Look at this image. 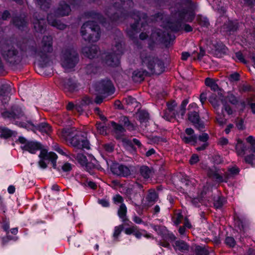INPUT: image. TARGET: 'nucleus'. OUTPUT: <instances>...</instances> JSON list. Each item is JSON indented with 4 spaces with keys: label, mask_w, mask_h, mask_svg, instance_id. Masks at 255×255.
<instances>
[{
    "label": "nucleus",
    "mask_w": 255,
    "mask_h": 255,
    "mask_svg": "<svg viewBox=\"0 0 255 255\" xmlns=\"http://www.w3.org/2000/svg\"><path fill=\"white\" fill-rule=\"evenodd\" d=\"M110 0L112 3V6L106 10V14L109 18L108 22L103 20L104 18L100 14L95 11H89L85 14L86 17L94 19L86 22L81 27V34L85 41L92 43L99 40L101 32L97 22L109 29L111 24H113V22L119 23L130 16L135 20V22L130 25V29L127 32L129 37L132 39L139 32L138 27L139 22L142 27L148 23L149 19L145 13L131 10L133 6L132 0Z\"/></svg>",
    "instance_id": "nucleus-1"
},
{
    "label": "nucleus",
    "mask_w": 255,
    "mask_h": 255,
    "mask_svg": "<svg viewBox=\"0 0 255 255\" xmlns=\"http://www.w3.org/2000/svg\"><path fill=\"white\" fill-rule=\"evenodd\" d=\"M180 2L175 4L171 7V13L175 16L177 21L168 23L167 27L172 31L177 32L182 29L181 22H192L195 16L194 11L192 9L193 2L192 0H180Z\"/></svg>",
    "instance_id": "nucleus-2"
},
{
    "label": "nucleus",
    "mask_w": 255,
    "mask_h": 255,
    "mask_svg": "<svg viewBox=\"0 0 255 255\" xmlns=\"http://www.w3.org/2000/svg\"><path fill=\"white\" fill-rule=\"evenodd\" d=\"M33 41L30 39H23L16 43L14 39L5 40L1 46V53L3 57L9 63L14 64L20 60L18 51L15 47L21 51L33 50Z\"/></svg>",
    "instance_id": "nucleus-3"
},
{
    "label": "nucleus",
    "mask_w": 255,
    "mask_h": 255,
    "mask_svg": "<svg viewBox=\"0 0 255 255\" xmlns=\"http://www.w3.org/2000/svg\"><path fill=\"white\" fill-rule=\"evenodd\" d=\"M18 141L22 144L21 146L22 149L32 154H34L37 151L40 150L38 164L41 168L44 169L47 167L46 161H51L53 167L56 168L57 155L54 152H48L46 149H41V145L39 143L33 141H27L23 136L19 137Z\"/></svg>",
    "instance_id": "nucleus-4"
},
{
    "label": "nucleus",
    "mask_w": 255,
    "mask_h": 255,
    "mask_svg": "<svg viewBox=\"0 0 255 255\" xmlns=\"http://www.w3.org/2000/svg\"><path fill=\"white\" fill-rule=\"evenodd\" d=\"M74 130V128L64 129L61 131L60 136L66 140L69 141L74 147L79 149H89V142L84 134L81 132H78L73 136Z\"/></svg>",
    "instance_id": "nucleus-5"
},
{
    "label": "nucleus",
    "mask_w": 255,
    "mask_h": 255,
    "mask_svg": "<svg viewBox=\"0 0 255 255\" xmlns=\"http://www.w3.org/2000/svg\"><path fill=\"white\" fill-rule=\"evenodd\" d=\"M209 177L213 178L218 182H227L229 179L234 177L238 175L240 169L237 166L229 168L228 171L217 169L215 166L209 167L206 170Z\"/></svg>",
    "instance_id": "nucleus-6"
},
{
    "label": "nucleus",
    "mask_w": 255,
    "mask_h": 255,
    "mask_svg": "<svg viewBox=\"0 0 255 255\" xmlns=\"http://www.w3.org/2000/svg\"><path fill=\"white\" fill-rule=\"evenodd\" d=\"M71 10L70 6L65 1H60L58 7L55 10L54 14L51 13L47 15V21L48 23L51 26L56 27L57 29L61 30L65 29L66 25L58 20L57 17L69 15Z\"/></svg>",
    "instance_id": "nucleus-7"
},
{
    "label": "nucleus",
    "mask_w": 255,
    "mask_h": 255,
    "mask_svg": "<svg viewBox=\"0 0 255 255\" xmlns=\"http://www.w3.org/2000/svg\"><path fill=\"white\" fill-rule=\"evenodd\" d=\"M79 61V55L73 48H67L62 52L61 64L67 71L73 69Z\"/></svg>",
    "instance_id": "nucleus-8"
},
{
    "label": "nucleus",
    "mask_w": 255,
    "mask_h": 255,
    "mask_svg": "<svg viewBox=\"0 0 255 255\" xmlns=\"http://www.w3.org/2000/svg\"><path fill=\"white\" fill-rule=\"evenodd\" d=\"M142 65L147 67L152 74L159 75L164 70L163 62L158 58L151 55L144 56V53L141 55Z\"/></svg>",
    "instance_id": "nucleus-9"
},
{
    "label": "nucleus",
    "mask_w": 255,
    "mask_h": 255,
    "mask_svg": "<svg viewBox=\"0 0 255 255\" xmlns=\"http://www.w3.org/2000/svg\"><path fill=\"white\" fill-rule=\"evenodd\" d=\"M152 229L161 237L160 240H156L158 245L171 250L170 243L174 241L176 239L175 236L172 233L168 231L164 226L155 225L152 227Z\"/></svg>",
    "instance_id": "nucleus-10"
},
{
    "label": "nucleus",
    "mask_w": 255,
    "mask_h": 255,
    "mask_svg": "<svg viewBox=\"0 0 255 255\" xmlns=\"http://www.w3.org/2000/svg\"><path fill=\"white\" fill-rule=\"evenodd\" d=\"M112 52L104 53L102 57L105 56L104 62L108 66L115 67L120 64V56L123 53L122 44L120 42L116 43L112 48Z\"/></svg>",
    "instance_id": "nucleus-11"
},
{
    "label": "nucleus",
    "mask_w": 255,
    "mask_h": 255,
    "mask_svg": "<svg viewBox=\"0 0 255 255\" xmlns=\"http://www.w3.org/2000/svg\"><path fill=\"white\" fill-rule=\"evenodd\" d=\"M150 39L153 42H161L167 46L174 40L175 36L168 32L158 29L152 31Z\"/></svg>",
    "instance_id": "nucleus-12"
},
{
    "label": "nucleus",
    "mask_w": 255,
    "mask_h": 255,
    "mask_svg": "<svg viewBox=\"0 0 255 255\" xmlns=\"http://www.w3.org/2000/svg\"><path fill=\"white\" fill-rule=\"evenodd\" d=\"M52 41V36H43L41 44L42 50L39 52L35 51L36 56L39 57L40 61L44 62L47 58V53H51L53 51Z\"/></svg>",
    "instance_id": "nucleus-13"
},
{
    "label": "nucleus",
    "mask_w": 255,
    "mask_h": 255,
    "mask_svg": "<svg viewBox=\"0 0 255 255\" xmlns=\"http://www.w3.org/2000/svg\"><path fill=\"white\" fill-rule=\"evenodd\" d=\"M205 84L207 86L210 87L211 89L214 92H217V95L216 94H212L209 99V100L213 106L216 108L219 106V93L221 92L222 94V90L219 88L218 84L215 81L211 78H207L205 81Z\"/></svg>",
    "instance_id": "nucleus-14"
},
{
    "label": "nucleus",
    "mask_w": 255,
    "mask_h": 255,
    "mask_svg": "<svg viewBox=\"0 0 255 255\" xmlns=\"http://www.w3.org/2000/svg\"><path fill=\"white\" fill-rule=\"evenodd\" d=\"M95 88L98 93L106 96L111 95L115 92V87L109 79L103 80L96 83Z\"/></svg>",
    "instance_id": "nucleus-15"
},
{
    "label": "nucleus",
    "mask_w": 255,
    "mask_h": 255,
    "mask_svg": "<svg viewBox=\"0 0 255 255\" xmlns=\"http://www.w3.org/2000/svg\"><path fill=\"white\" fill-rule=\"evenodd\" d=\"M26 121V123L23 122L22 124V127L28 129H31L32 130H39L42 133L49 134L51 131V128L46 123H41L39 125H35L30 121Z\"/></svg>",
    "instance_id": "nucleus-16"
},
{
    "label": "nucleus",
    "mask_w": 255,
    "mask_h": 255,
    "mask_svg": "<svg viewBox=\"0 0 255 255\" xmlns=\"http://www.w3.org/2000/svg\"><path fill=\"white\" fill-rule=\"evenodd\" d=\"M4 118L19 119L22 121H26L27 118L25 115L22 108L21 107L15 106L12 107L11 112H5L2 113Z\"/></svg>",
    "instance_id": "nucleus-17"
},
{
    "label": "nucleus",
    "mask_w": 255,
    "mask_h": 255,
    "mask_svg": "<svg viewBox=\"0 0 255 255\" xmlns=\"http://www.w3.org/2000/svg\"><path fill=\"white\" fill-rule=\"evenodd\" d=\"M88 157L89 159L90 160V162H88V159L87 157L82 153H78L76 157H75L74 158H76L78 162L82 166H85L87 169L94 168L97 163L96 158L90 155Z\"/></svg>",
    "instance_id": "nucleus-18"
},
{
    "label": "nucleus",
    "mask_w": 255,
    "mask_h": 255,
    "mask_svg": "<svg viewBox=\"0 0 255 255\" xmlns=\"http://www.w3.org/2000/svg\"><path fill=\"white\" fill-rule=\"evenodd\" d=\"M188 120L199 130H201L204 128V123L201 121L198 112L196 111L189 112L188 113Z\"/></svg>",
    "instance_id": "nucleus-19"
},
{
    "label": "nucleus",
    "mask_w": 255,
    "mask_h": 255,
    "mask_svg": "<svg viewBox=\"0 0 255 255\" xmlns=\"http://www.w3.org/2000/svg\"><path fill=\"white\" fill-rule=\"evenodd\" d=\"M11 90V87L8 83L0 85V100L3 104L6 103L9 100V94Z\"/></svg>",
    "instance_id": "nucleus-20"
},
{
    "label": "nucleus",
    "mask_w": 255,
    "mask_h": 255,
    "mask_svg": "<svg viewBox=\"0 0 255 255\" xmlns=\"http://www.w3.org/2000/svg\"><path fill=\"white\" fill-rule=\"evenodd\" d=\"M139 175L141 181L143 182L147 181L151 179L153 175L154 171L152 168L147 166L143 165L139 169Z\"/></svg>",
    "instance_id": "nucleus-21"
},
{
    "label": "nucleus",
    "mask_w": 255,
    "mask_h": 255,
    "mask_svg": "<svg viewBox=\"0 0 255 255\" xmlns=\"http://www.w3.org/2000/svg\"><path fill=\"white\" fill-rule=\"evenodd\" d=\"M112 172L118 176L126 177L130 175V171L126 166L123 165H114L111 168Z\"/></svg>",
    "instance_id": "nucleus-22"
},
{
    "label": "nucleus",
    "mask_w": 255,
    "mask_h": 255,
    "mask_svg": "<svg viewBox=\"0 0 255 255\" xmlns=\"http://www.w3.org/2000/svg\"><path fill=\"white\" fill-rule=\"evenodd\" d=\"M167 108L164 111L163 115L162 116V118L165 120L168 121H171L172 120L175 118V115L173 114L172 116H168L167 114L168 113L171 112H175L179 113V111L176 110L175 108L177 107V104L175 101H172L170 103H168L167 104Z\"/></svg>",
    "instance_id": "nucleus-23"
},
{
    "label": "nucleus",
    "mask_w": 255,
    "mask_h": 255,
    "mask_svg": "<svg viewBox=\"0 0 255 255\" xmlns=\"http://www.w3.org/2000/svg\"><path fill=\"white\" fill-rule=\"evenodd\" d=\"M37 13L34 14V20L33 21L34 28L37 32L42 33L45 30L46 22L44 18L38 17Z\"/></svg>",
    "instance_id": "nucleus-24"
},
{
    "label": "nucleus",
    "mask_w": 255,
    "mask_h": 255,
    "mask_svg": "<svg viewBox=\"0 0 255 255\" xmlns=\"http://www.w3.org/2000/svg\"><path fill=\"white\" fill-rule=\"evenodd\" d=\"M60 84L66 91L73 92L77 87L76 82L71 78L61 79Z\"/></svg>",
    "instance_id": "nucleus-25"
},
{
    "label": "nucleus",
    "mask_w": 255,
    "mask_h": 255,
    "mask_svg": "<svg viewBox=\"0 0 255 255\" xmlns=\"http://www.w3.org/2000/svg\"><path fill=\"white\" fill-rule=\"evenodd\" d=\"M99 52V48L96 45H93L91 47H84L82 49L83 54L90 59L94 58L97 56Z\"/></svg>",
    "instance_id": "nucleus-26"
},
{
    "label": "nucleus",
    "mask_w": 255,
    "mask_h": 255,
    "mask_svg": "<svg viewBox=\"0 0 255 255\" xmlns=\"http://www.w3.org/2000/svg\"><path fill=\"white\" fill-rule=\"evenodd\" d=\"M173 247L176 253L180 255H182L181 253L188 251L189 249V246L185 242L181 240L176 241Z\"/></svg>",
    "instance_id": "nucleus-27"
},
{
    "label": "nucleus",
    "mask_w": 255,
    "mask_h": 255,
    "mask_svg": "<svg viewBox=\"0 0 255 255\" xmlns=\"http://www.w3.org/2000/svg\"><path fill=\"white\" fill-rule=\"evenodd\" d=\"M158 199V195L155 190L153 189H149L145 198L146 204L148 206H151L157 201Z\"/></svg>",
    "instance_id": "nucleus-28"
},
{
    "label": "nucleus",
    "mask_w": 255,
    "mask_h": 255,
    "mask_svg": "<svg viewBox=\"0 0 255 255\" xmlns=\"http://www.w3.org/2000/svg\"><path fill=\"white\" fill-rule=\"evenodd\" d=\"M25 15H20L19 17H15L13 19V24L19 29L23 30L27 24Z\"/></svg>",
    "instance_id": "nucleus-29"
},
{
    "label": "nucleus",
    "mask_w": 255,
    "mask_h": 255,
    "mask_svg": "<svg viewBox=\"0 0 255 255\" xmlns=\"http://www.w3.org/2000/svg\"><path fill=\"white\" fill-rule=\"evenodd\" d=\"M147 72L145 70H135L132 76V79L135 82H141L144 79V76L147 75Z\"/></svg>",
    "instance_id": "nucleus-30"
},
{
    "label": "nucleus",
    "mask_w": 255,
    "mask_h": 255,
    "mask_svg": "<svg viewBox=\"0 0 255 255\" xmlns=\"http://www.w3.org/2000/svg\"><path fill=\"white\" fill-rule=\"evenodd\" d=\"M127 208L124 203H122L118 210V216L122 219L123 222H126L128 221L127 217Z\"/></svg>",
    "instance_id": "nucleus-31"
},
{
    "label": "nucleus",
    "mask_w": 255,
    "mask_h": 255,
    "mask_svg": "<svg viewBox=\"0 0 255 255\" xmlns=\"http://www.w3.org/2000/svg\"><path fill=\"white\" fill-rule=\"evenodd\" d=\"M219 105L220 103H222L223 105V109L227 112V113L229 115H231L233 114V111L231 107L228 105L225 101V100L223 99V95L221 93V92L219 93Z\"/></svg>",
    "instance_id": "nucleus-32"
},
{
    "label": "nucleus",
    "mask_w": 255,
    "mask_h": 255,
    "mask_svg": "<svg viewBox=\"0 0 255 255\" xmlns=\"http://www.w3.org/2000/svg\"><path fill=\"white\" fill-rule=\"evenodd\" d=\"M15 132L14 131H12L7 128L4 127L2 130V132L0 134L1 137H3L4 138H8L12 136L15 135Z\"/></svg>",
    "instance_id": "nucleus-33"
},
{
    "label": "nucleus",
    "mask_w": 255,
    "mask_h": 255,
    "mask_svg": "<svg viewBox=\"0 0 255 255\" xmlns=\"http://www.w3.org/2000/svg\"><path fill=\"white\" fill-rule=\"evenodd\" d=\"M223 99L226 102L228 101L233 105H237L239 103L238 98L232 93H228V95L226 97L223 96Z\"/></svg>",
    "instance_id": "nucleus-34"
},
{
    "label": "nucleus",
    "mask_w": 255,
    "mask_h": 255,
    "mask_svg": "<svg viewBox=\"0 0 255 255\" xmlns=\"http://www.w3.org/2000/svg\"><path fill=\"white\" fill-rule=\"evenodd\" d=\"M121 121L124 124V126L127 128L128 130H132L135 129L134 126L130 123L128 117L126 116L122 117Z\"/></svg>",
    "instance_id": "nucleus-35"
},
{
    "label": "nucleus",
    "mask_w": 255,
    "mask_h": 255,
    "mask_svg": "<svg viewBox=\"0 0 255 255\" xmlns=\"http://www.w3.org/2000/svg\"><path fill=\"white\" fill-rule=\"evenodd\" d=\"M182 140L186 143H195L197 141V137L196 135H187L185 134L181 136Z\"/></svg>",
    "instance_id": "nucleus-36"
},
{
    "label": "nucleus",
    "mask_w": 255,
    "mask_h": 255,
    "mask_svg": "<svg viewBox=\"0 0 255 255\" xmlns=\"http://www.w3.org/2000/svg\"><path fill=\"white\" fill-rule=\"evenodd\" d=\"M197 255H208L209 251L205 246H197L195 248Z\"/></svg>",
    "instance_id": "nucleus-37"
},
{
    "label": "nucleus",
    "mask_w": 255,
    "mask_h": 255,
    "mask_svg": "<svg viewBox=\"0 0 255 255\" xmlns=\"http://www.w3.org/2000/svg\"><path fill=\"white\" fill-rule=\"evenodd\" d=\"M226 202V199L223 197H218L214 200V205L216 209H220Z\"/></svg>",
    "instance_id": "nucleus-38"
},
{
    "label": "nucleus",
    "mask_w": 255,
    "mask_h": 255,
    "mask_svg": "<svg viewBox=\"0 0 255 255\" xmlns=\"http://www.w3.org/2000/svg\"><path fill=\"white\" fill-rule=\"evenodd\" d=\"M51 0H36L38 5L44 10L49 8L50 5Z\"/></svg>",
    "instance_id": "nucleus-39"
},
{
    "label": "nucleus",
    "mask_w": 255,
    "mask_h": 255,
    "mask_svg": "<svg viewBox=\"0 0 255 255\" xmlns=\"http://www.w3.org/2000/svg\"><path fill=\"white\" fill-rule=\"evenodd\" d=\"M189 103L188 99H184L181 104L180 109L179 110V113L180 114L181 119H183L185 114L186 107L187 105Z\"/></svg>",
    "instance_id": "nucleus-40"
},
{
    "label": "nucleus",
    "mask_w": 255,
    "mask_h": 255,
    "mask_svg": "<svg viewBox=\"0 0 255 255\" xmlns=\"http://www.w3.org/2000/svg\"><path fill=\"white\" fill-rule=\"evenodd\" d=\"M236 149L238 155H242L244 154L245 146L242 141H238L236 146Z\"/></svg>",
    "instance_id": "nucleus-41"
},
{
    "label": "nucleus",
    "mask_w": 255,
    "mask_h": 255,
    "mask_svg": "<svg viewBox=\"0 0 255 255\" xmlns=\"http://www.w3.org/2000/svg\"><path fill=\"white\" fill-rule=\"evenodd\" d=\"M138 119L141 123H145L149 119V114L145 111H141L139 113Z\"/></svg>",
    "instance_id": "nucleus-42"
},
{
    "label": "nucleus",
    "mask_w": 255,
    "mask_h": 255,
    "mask_svg": "<svg viewBox=\"0 0 255 255\" xmlns=\"http://www.w3.org/2000/svg\"><path fill=\"white\" fill-rule=\"evenodd\" d=\"M55 149L59 153L68 157L71 160H73V158L75 157L74 155L70 154L68 151L66 150H65V151H64L58 146L56 147Z\"/></svg>",
    "instance_id": "nucleus-43"
},
{
    "label": "nucleus",
    "mask_w": 255,
    "mask_h": 255,
    "mask_svg": "<svg viewBox=\"0 0 255 255\" xmlns=\"http://www.w3.org/2000/svg\"><path fill=\"white\" fill-rule=\"evenodd\" d=\"M197 20L199 25L204 27H208L209 25V22L207 18L199 16L197 18Z\"/></svg>",
    "instance_id": "nucleus-44"
},
{
    "label": "nucleus",
    "mask_w": 255,
    "mask_h": 255,
    "mask_svg": "<svg viewBox=\"0 0 255 255\" xmlns=\"http://www.w3.org/2000/svg\"><path fill=\"white\" fill-rule=\"evenodd\" d=\"M111 124L114 130H115V132L117 133H122L125 131V128H123L122 126L118 125L116 124L115 122H112L111 123Z\"/></svg>",
    "instance_id": "nucleus-45"
},
{
    "label": "nucleus",
    "mask_w": 255,
    "mask_h": 255,
    "mask_svg": "<svg viewBox=\"0 0 255 255\" xmlns=\"http://www.w3.org/2000/svg\"><path fill=\"white\" fill-rule=\"evenodd\" d=\"M235 225L239 228L241 232H245L247 228L243 221L240 219H237L235 221Z\"/></svg>",
    "instance_id": "nucleus-46"
},
{
    "label": "nucleus",
    "mask_w": 255,
    "mask_h": 255,
    "mask_svg": "<svg viewBox=\"0 0 255 255\" xmlns=\"http://www.w3.org/2000/svg\"><path fill=\"white\" fill-rule=\"evenodd\" d=\"M212 185L208 182H207L206 185L203 186V190L201 192V196L203 197L208 192L210 191L212 189Z\"/></svg>",
    "instance_id": "nucleus-47"
},
{
    "label": "nucleus",
    "mask_w": 255,
    "mask_h": 255,
    "mask_svg": "<svg viewBox=\"0 0 255 255\" xmlns=\"http://www.w3.org/2000/svg\"><path fill=\"white\" fill-rule=\"evenodd\" d=\"M246 140L252 145V147L251 148V151L255 153V147L254 146L255 145V138L253 136L250 135L246 138Z\"/></svg>",
    "instance_id": "nucleus-48"
},
{
    "label": "nucleus",
    "mask_w": 255,
    "mask_h": 255,
    "mask_svg": "<svg viewBox=\"0 0 255 255\" xmlns=\"http://www.w3.org/2000/svg\"><path fill=\"white\" fill-rule=\"evenodd\" d=\"M124 229V226L123 225H120L119 226H116L115 228L114 232L113 234V236L115 238H117L121 232Z\"/></svg>",
    "instance_id": "nucleus-49"
},
{
    "label": "nucleus",
    "mask_w": 255,
    "mask_h": 255,
    "mask_svg": "<svg viewBox=\"0 0 255 255\" xmlns=\"http://www.w3.org/2000/svg\"><path fill=\"white\" fill-rule=\"evenodd\" d=\"M103 149L108 153L112 152L114 150V146L111 143H107L102 145Z\"/></svg>",
    "instance_id": "nucleus-50"
},
{
    "label": "nucleus",
    "mask_w": 255,
    "mask_h": 255,
    "mask_svg": "<svg viewBox=\"0 0 255 255\" xmlns=\"http://www.w3.org/2000/svg\"><path fill=\"white\" fill-rule=\"evenodd\" d=\"M225 243L230 247H234L236 245V241L234 238L227 237L225 239Z\"/></svg>",
    "instance_id": "nucleus-51"
},
{
    "label": "nucleus",
    "mask_w": 255,
    "mask_h": 255,
    "mask_svg": "<svg viewBox=\"0 0 255 255\" xmlns=\"http://www.w3.org/2000/svg\"><path fill=\"white\" fill-rule=\"evenodd\" d=\"M245 160L247 163L253 165L255 162V155L252 154L246 156Z\"/></svg>",
    "instance_id": "nucleus-52"
},
{
    "label": "nucleus",
    "mask_w": 255,
    "mask_h": 255,
    "mask_svg": "<svg viewBox=\"0 0 255 255\" xmlns=\"http://www.w3.org/2000/svg\"><path fill=\"white\" fill-rule=\"evenodd\" d=\"M183 219V216L181 213H177L174 217V223L176 226H178L181 223V221Z\"/></svg>",
    "instance_id": "nucleus-53"
},
{
    "label": "nucleus",
    "mask_w": 255,
    "mask_h": 255,
    "mask_svg": "<svg viewBox=\"0 0 255 255\" xmlns=\"http://www.w3.org/2000/svg\"><path fill=\"white\" fill-rule=\"evenodd\" d=\"M86 71L88 74H91L96 72V68L93 64H90L86 66Z\"/></svg>",
    "instance_id": "nucleus-54"
},
{
    "label": "nucleus",
    "mask_w": 255,
    "mask_h": 255,
    "mask_svg": "<svg viewBox=\"0 0 255 255\" xmlns=\"http://www.w3.org/2000/svg\"><path fill=\"white\" fill-rule=\"evenodd\" d=\"M229 80L230 81H238L240 80V75L237 72H235L230 75Z\"/></svg>",
    "instance_id": "nucleus-55"
},
{
    "label": "nucleus",
    "mask_w": 255,
    "mask_h": 255,
    "mask_svg": "<svg viewBox=\"0 0 255 255\" xmlns=\"http://www.w3.org/2000/svg\"><path fill=\"white\" fill-rule=\"evenodd\" d=\"M72 168V164L68 162H65L62 166V169L64 172L70 171Z\"/></svg>",
    "instance_id": "nucleus-56"
},
{
    "label": "nucleus",
    "mask_w": 255,
    "mask_h": 255,
    "mask_svg": "<svg viewBox=\"0 0 255 255\" xmlns=\"http://www.w3.org/2000/svg\"><path fill=\"white\" fill-rule=\"evenodd\" d=\"M113 200L115 204L123 203L124 199L123 197L119 194L115 195L113 197Z\"/></svg>",
    "instance_id": "nucleus-57"
},
{
    "label": "nucleus",
    "mask_w": 255,
    "mask_h": 255,
    "mask_svg": "<svg viewBox=\"0 0 255 255\" xmlns=\"http://www.w3.org/2000/svg\"><path fill=\"white\" fill-rule=\"evenodd\" d=\"M213 8L216 10H222L221 1L220 0H216L214 1Z\"/></svg>",
    "instance_id": "nucleus-58"
},
{
    "label": "nucleus",
    "mask_w": 255,
    "mask_h": 255,
    "mask_svg": "<svg viewBox=\"0 0 255 255\" xmlns=\"http://www.w3.org/2000/svg\"><path fill=\"white\" fill-rule=\"evenodd\" d=\"M81 184L84 186H88L93 189H96L97 187L96 184L92 181H87L86 183H82Z\"/></svg>",
    "instance_id": "nucleus-59"
},
{
    "label": "nucleus",
    "mask_w": 255,
    "mask_h": 255,
    "mask_svg": "<svg viewBox=\"0 0 255 255\" xmlns=\"http://www.w3.org/2000/svg\"><path fill=\"white\" fill-rule=\"evenodd\" d=\"M10 13L7 10H5L3 13L0 12V21L1 20H6L9 17Z\"/></svg>",
    "instance_id": "nucleus-60"
},
{
    "label": "nucleus",
    "mask_w": 255,
    "mask_h": 255,
    "mask_svg": "<svg viewBox=\"0 0 255 255\" xmlns=\"http://www.w3.org/2000/svg\"><path fill=\"white\" fill-rule=\"evenodd\" d=\"M199 160V157L197 154H193L190 159V163L192 165L197 163Z\"/></svg>",
    "instance_id": "nucleus-61"
},
{
    "label": "nucleus",
    "mask_w": 255,
    "mask_h": 255,
    "mask_svg": "<svg viewBox=\"0 0 255 255\" xmlns=\"http://www.w3.org/2000/svg\"><path fill=\"white\" fill-rule=\"evenodd\" d=\"M202 200L201 197L194 198L192 200V203L195 207H199Z\"/></svg>",
    "instance_id": "nucleus-62"
},
{
    "label": "nucleus",
    "mask_w": 255,
    "mask_h": 255,
    "mask_svg": "<svg viewBox=\"0 0 255 255\" xmlns=\"http://www.w3.org/2000/svg\"><path fill=\"white\" fill-rule=\"evenodd\" d=\"M209 139L208 134L206 133H203L199 136L200 141L206 142Z\"/></svg>",
    "instance_id": "nucleus-63"
},
{
    "label": "nucleus",
    "mask_w": 255,
    "mask_h": 255,
    "mask_svg": "<svg viewBox=\"0 0 255 255\" xmlns=\"http://www.w3.org/2000/svg\"><path fill=\"white\" fill-rule=\"evenodd\" d=\"M236 57L239 60L240 62H243L244 63H246V61L244 58V56L243 54L241 52H238L236 53Z\"/></svg>",
    "instance_id": "nucleus-64"
}]
</instances>
